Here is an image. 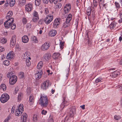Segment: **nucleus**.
<instances>
[{
    "label": "nucleus",
    "mask_w": 122,
    "mask_h": 122,
    "mask_svg": "<svg viewBox=\"0 0 122 122\" xmlns=\"http://www.w3.org/2000/svg\"><path fill=\"white\" fill-rule=\"evenodd\" d=\"M76 110L74 108H72L68 113L65 118V120H62L61 122H71V118L72 119Z\"/></svg>",
    "instance_id": "f257e3e1"
},
{
    "label": "nucleus",
    "mask_w": 122,
    "mask_h": 122,
    "mask_svg": "<svg viewBox=\"0 0 122 122\" xmlns=\"http://www.w3.org/2000/svg\"><path fill=\"white\" fill-rule=\"evenodd\" d=\"M9 95L6 93H4L1 96L0 100L1 102L5 103L9 99Z\"/></svg>",
    "instance_id": "f03ea898"
},
{
    "label": "nucleus",
    "mask_w": 122,
    "mask_h": 122,
    "mask_svg": "<svg viewBox=\"0 0 122 122\" xmlns=\"http://www.w3.org/2000/svg\"><path fill=\"white\" fill-rule=\"evenodd\" d=\"M8 20L5 22L4 24L5 28H9L10 27V25L14 22V19L13 18L7 19Z\"/></svg>",
    "instance_id": "7ed1b4c3"
},
{
    "label": "nucleus",
    "mask_w": 122,
    "mask_h": 122,
    "mask_svg": "<svg viewBox=\"0 0 122 122\" xmlns=\"http://www.w3.org/2000/svg\"><path fill=\"white\" fill-rule=\"evenodd\" d=\"M51 83L48 80H47L41 84V88L43 90H46L49 86H50Z\"/></svg>",
    "instance_id": "20e7f679"
},
{
    "label": "nucleus",
    "mask_w": 122,
    "mask_h": 122,
    "mask_svg": "<svg viewBox=\"0 0 122 122\" xmlns=\"http://www.w3.org/2000/svg\"><path fill=\"white\" fill-rule=\"evenodd\" d=\"M53 19V16L52 15H47L44 19V21L47 24H49Z\"/></svg>",
    "instance_id": "39448f33"
},
{
    "label": "nucleus",
    "mask_w": 122,
    "mask_h": 122,
    "mask_svg": "<svg viewBox=\"0 0 122 122\" xmlns=\"http://www.w3.org/2000/svg\"><path fill=\"white\" fill-rule=\"evenodd\" d=\"M17 80V76L15 75H12L10 78L9 83L11 85H13L16 83Z\"/></svg>",
    "instance_id": "423d86ee"
},
{
    "label": "nucleus",
    "mask_w": 122,
    "mask_h": 122,
    "mask_svg": "<svg viewBox=\"0 0 122 122\" xmlns=\"http://www.w3.org/2000/svg\"><path fill=\"white\" fill-rule=\"evenodd\" d=\"M50 45L49 42H46L43 44L41 47V49L43 51L47 50Z\"/></svg>",
    "instance_id": "0eeeda50"
},
{
    "label": "nucleus",
    "mask_w": 122,
    "mask_h": 122,
    "mask_svg": "<svg viewBox=\"0 0 122 122\" xmlns=\"http://www.w3.org/2000/svg\"><path fill=\"white\" fill-rule=\"evenodd\" d=\"M16 36L15 35H13L11 39L10 42V46L12 47H13L15 45L16 40Z\"/></svg>",
    "instance_id": "6e6552de"
},
{
    "label": "nucleus",
    "mask_w": 122,
    "mask_h": 122,
    "mask_svg": "<svg viewBox=\"0 0 122 122\" xmlns=\"http://www.w3.org/2000/svg\"><path fill=\"white\" fill-rule=\"evenodd\" d=\"M71 8V6L70 4H66L63 9L65 13H66L68 12L70 10Z\"/></svg>",
    "instance_id": "1a4fd4ad"
},
{
    "label": "nucleus",
    "mask_w": 122,
    "mask_h": 122,
    "mask_svg": "<svg viewBox=\"0 0 122 122\" xmlns=\"http://www.w3.org/2000/svg\"><path fill=\"white\" fill-rule=\"evenodd\" d=\"M51 57L50 54L48 53L44 55L43 57V61H48Z\"/></svg>",
    "instance_id": "9d476101"
},
{
    "label": "nucleus",
    "mask_w": 122,
    "mask_h": 122,
    "mask_svg": "<svg viewBox=\"0 0 122 122\" xmlns=\"http://www.w3.org/2000/svg\"><path fill=\"white\" fill-rule=\"evenodd\" d=\"M61 19L58 18L54 20L53 23L54 27L55 28L57 27V26L59 24Z\"/></svg>",
    "instance_id": "9b49d317"
},
{
    "label": "nucleus",
    "mask_w": 122,
    "mask_h": 122,
    "mask_svg": "<svg viewBox=\"0 0 122 122\" xmlns=\"http://www.w3.org/2000/svg\"><path fill=\"white\" fill-rule=\"evenodd\" d=\"M32 8V5L31 3H29L25 5V10L28 12L31 11Z\"/></svg>",
    "instance_id": "f8f14e48"
},
{
    "label": "nucleus",
    "mask_w": 122,
    "mask_h": 122,
    "mask_svg": "<svg viewBox=\"0 0 122 122\" xmlns=\"http://www.w3.org/2000/svg\"><path fill=\"white\" fill-rule=\"evenodd\" d=\"M91 33L90 31H87L86 32V37H87L88 39V45L90 46H92V42L90 40V38L89 36Z\"/></svg>",
    "instance_id": "ddd939ff"
},
{
    "label": "nucleus",
    "mask_w": 122,
    "mask_h": 122,
    "mask_svg": "<svg viewBox=\"0 0 122 122\" xmlns=\"http://www.w3.org/2000/svg\"><path fill=\"white\" fill-rule=\"evenodd\" d=\"M47 101V98L46 96H43L42 95L40 97V99L39 100V103H42L43 102Z\"/></svg>",
    "instance_id": "4468645a"
},
{
    "label": "nucleus",
    "mask_w": 122,
    "mask_h": 122,
    "mask_svg": "<svg viewBox=\"0 0 122 122\" xmlns=\"http://www.w3.org/2000/svg\"><path fill=\"white\" fill-rule=\"evenodd\" d=\"M42 74V71L41 70L38 71L37 73H36L35 75L36 79L37 80H38L41 78Z\"/></svg>",
    "instance_id": "2eb2a0df"
},
{
    "label": "nucleus",
    "mask_w": 122,
    "mask_h": 122,
    "mask_svg": "<svg viewBox=\"0 0 122 122\" xmlns=\"http://www.w3.org/2000/svg\"><path fill=\"white\" fill-rule=\"evenodd\" d=\"M13 52L12 51H11L9 52L7 55L6 58L7 59L9 60H11L13 58L14 56V54H13Z\"/></svg>",
    "instance_id": "dca6fc26"
},
{
    "label": "nucleus",
    "mask_w": 122,
    "mask_h": 122,
    "mask_svg": "<svg viewBox=\"0 0 122 122\" xmlns=\"http://www.w3.org/2000/svg\"><path fill=\"white\" fill-rule=\"evenodd\" d=\"M23 111V110H22L20 111L19 110V109L16 108L15 112V115L17 116H20L21 114Z\"/></svg>",
    "instance_id": "f3484780"
},
{
    "label": "nucleus",
    "mask_w": 122,
    "mask_h": 122,
    "mask_svg": "<svg viewBox=\"0 0 122 122\" xmlns=\"http://www.w3.org/2000/svg\"><path fill=\"white\" fill-rule=\"evenodd\" d=\"M27 116L25 113H23L21 117V120L24 122L26 121L27 119Z\"/></svg>",
    "instance_id": "a211bd4d"
},
{
    "label": "nucleus",
    "mask_w": 122,
    "mask_h": 122,
    "mask_svg": "<svg viewBox=\"0 0 122 122\" xmlns=\"http://www.w3.org/2000/svg\"><path fill=\"white\" fill-rule=\"evenodd\" d=\"M22 39V42L24 43H27L29 40L28 37L26 36H23Z\"/></svg>",
    "instance_id": "6ab92c4d"
},
{
    "label": "nucleus",
    "mask_w": 122,
    "mask_h": 122,
    "mask_svg": "<svg viewBox=\"0 0 122 122\" xmlns=\"http://www.w3.org/2000/svg\"><path fill=\"white\" fill-rule=\"evenodd\" d=\"M119 74L120 73L118 71H116L113 72L111 75L112 77L115 78L117 77Z\"/></svg>",
    "instance_id": "aec40b11"
},
{
    "label": "nucleus",
    "mask_w": 122,
    "mask_h": 122,
    "mask_svg": "<svg viewBox=\"0 0 122 122\" xmlns=\"http://www.w3.org/2000/svg\"><path fill=\"white\" fill-rule=\"evenodd\" d=\"M52 56L53 59H56L60 57V55L59 53H55L53 54Z\"/></svg>",
    "instance_id": "412c9836"
},
{
    "label": "nucleus",
    "mask_w": 122,
    "mask_h": 122,
    "mask_svg": "<svg viewBox=\"0 0 122 122\" xmlns=\"http://www.w3.org/2000/svg\"><path fill=\"white\" fill-rule=\"evenodd\" d=\"M56 33V32L55 30H51L49 33V35L51 36H55Z\"/></svg>",
    "instance_id": "4be33fe9"
},
{
    "label": "nucleus",
    "mask_w": 122,
    "mask_h": 122,
    "mask_svg": "<svg viewBox=\"0 0 122 122\" xmlns=\"http://www.w3.org/2000/svg\"><path fill=\"white\" fill-rule=\"evenodd\" d=\"M99 5L101 8V7L103 8V7L105 6V5L104 4V0H99Z\"/></svg>",
    "instance_id": "5701e85b"
},
{
    "label": "nucleus",
    "mask_w": 122,
    "mask_h": 122,
    "mask_svg": "<svg viewBox=\"0 0 122 122\" xmlns=\"http://www.w3.org/2000/svg\"><path fill=\"white\" fill-rule=\"evenodd\" d=\"M13 13L11 11H10L7 13V16L6 17V19H9L13 15Z\"/></svg>",
    "instance_id": "b1692460"
},
{
    "label": "nucleus",
    "mask_w": 122,
    "mask_h": 122,
    "mask_svg": "<svg viewBox=\"0 0 122 122\" xmlns=\"http://www.w3.org/2000/svg\"><path fill=\"white\" fill-rule=\"evenodd\" d=\"M6 86L4 84H1L0 86V90L1 91L2 90L5 91L6 89Z\"/></svg>",
    "instance_id": "393cba45"
},
{
    "label": "nucleus",
    "mask_w": 122,
    "mask_h": 122,
    "mask_svg": "<svg viewBox=\"0 0 122 122\" xmlns=\"http://www.w3.org/2000/svg\"><path fill=\"white\" fill-rule=\"evenodd\" d=\"M30 54V53L28 52H26L24 54H23L22 55V56L23 57V58L24 59H28V56Z\"/></svg>",
    "instance_id": "a878e982"
},
{
    "label": "nucleus",
    "mask_w": 122,
    "mask_h": 122,
    "mask_svg": "<svg viewBox=\"0 0 122 122\" xmlns=\"http://www.w3.org/2000/svg\"><path fill=\"white\" fill-rule=\"evenodd\" d=\"M39 119L38 116L36 115H34L33 117V120L34 122H37Z\"/></svg>",
    "instance_id": "bb28decb"
},
{
    "label": "nucleus",
    "mask_w": 122,
    "mask_h": 122,
    "mask_svg": "<svg viewBox=\"0 0 122 122\" xmlns=\"http://www.w3.org/2000/svg\"><path fill=\"white\" fill-rule=\"evenodd\" d=\"M70 22L67 21L66 20V21L63 24V27L64 28H66L68 27L70 25Z\"/></svg>",
    "instance_id": "cd10ccee"
},
{
    "label": "nucleus",
    "mask_w": 122,
    "mask_h": 122,
    "mask_svg": "<svg viewBox=\"0 0 122 122\" xmlns=\"http://www.w3.org/2000/svg\"><path fill=\"white\" fill-rule=\"evenodd\" d=\"M43 65V62L42 61H40L38 64L37 68L38 69H40Z\"/></svg>",
    "instance_id": "c85d7f7f"
},
{
    "label": "nucleus",
    "mask_w": 122,
    "mask_h": 122,
    "mask_svg": "<svg viewBox=\"0 0 122 122\" xmlns=\"http://www.w3.org/2000/svg\"><path fill=\"white\" fill-rule=\"evenodd\" d=\"M31 60V58L30 57H28V59H26V64L27 66H30L31 65V62L30 60Z\"/></svg>",
    "instance_id": "c756f323"
},
{
    "label": "nucleus",
    "mask_w": 122,
    "mask_h": 122,
    "mask_svg": "<svg viewBox=\"0 0 122 122\" xmlns=\"http://www.w3.org/2000/svg\"><path fill=\"white\" fill-rule=\"evenodd\" d=\"M23 96V94L22 93L20 92L18 94V99L19 101H20L21 100Z\"/></svg>",
    "instance_id": "7c9ffc66"
},
{
    "label": "nucleus",
    "mask_w": 122,
    "mask_h": 122,
    "mask_svg": "<svg viewBox=\"0 0 122 122\" xmlns=\"http://www.w3.org/2000/svg\"><path fill=\"white\" fill-rule=\"evenodd\" d=\"M31 40L33 42L35 43H37L38 42L36 37L34 36H33L31 37Z\"/></svg>",
    "instance_id": "2f4dec72"
},
{
    "label": "nucleus",
    "mask_w": 122,
    "mask_h": 122,
    "mask_svg": "<svg viewBox=\"0 0 122 122\" xmlns=\"http://www.w3.org/2000/svg\"><path fill=\"white\" fill-rule=\"evenodd\" d=\"M19 76L21 79H24L25 78L24 73L22 72H20L19 73Z\"/></svg>",
    "instance_id": "473e14b6"
},
{
    "label": "nucleus",
    "mask_w": 122,
    "mask_h": 122,
    "mask_svg": "<svg viewBox=\"0 0 122 122\" xmlns=\"http://www.w3.org/2000/svg\"><path fill=\"white\" fill-rule=\"evenodd\" d=\"M69 104V103L68 102L64 100L62 103L61 104V106L62 107H63V108H64L65 106L68 105Z\"/></svg>",
    "instance_id": "72a5a7b5"
},
{
    "label": "nucleus",
    "mask_w": 122,
    "mask_h": 122,
    "mask_svg": "<svg viewBox=\"0 0 122 122\" xmlns=\"http://www.w3.org/2000/svg\"><path fill=\"white\" fill-rule=\"evenodd\" d=\"M72 15L71 14H70L68 16V17L66 18V20L67 21L70 22V21L72 19Z\"/></svg>",
    "instance_id": "f704fd0d"
},
{
    "label": "nucleus",
    "mask_w": 122,
    "mask_h": 122,
    "mask_svg": "<svg viewBox=\"0 0 122 122\" xmlns=\"http://www.w3.org/2000/svg\"><path fill=\"white\" fill-rule=\"evenodd\" d=\"M19 4L20 5H23L25 4V0H19Z\"/></svg>",
    "instance_id": "c9c22d12"
},
{
    "label": "nucleus",
    "mask_w": 122,
    "mask_h": 122,
    "mask_svg": "<svg viewBox=\"0 0 122 122\" xmlns=\"http://www.w3.org/2000/svg\"><path fill=\"white\" fill-rule=\"evenodd\" d=\"M7 41V40L6 38H0V42L2 44L5 43Z\"/></svg>",
    "instance_id": "e433bc0d"
},
{
    "label": "nucleus",
    "mask_w": 122,
    "mask_h": 122,
    "mask_svg": "<svg viewBox=\"0 0 122 122\" xmlns=\"http://www.w3.org/2000/svg\"><path fill=\"white\" fill-rule=\"evenodd\" d=\"M15 0H11L10 3V7H12L15 4Z\"/></svg>",
    "instance_id": "4c0bfd02"
},
{
    "label": "nucleus",
    "mask_w": 122,
    "mask_h": 122,
    "mask_svg": "<svg viewBox=\"0 0 122 122\" xmlns=\"http://www.w3.org/2000/svg\"><path fill=\"white\" fill-rule=\"evenodd\" d=\"M47 101H44L42 103H39L42 107H46L47 105Z\"/></svg>",
    "instance_id": "58836bf2"
},
{
    "label": "nucleus",
    "mask_w": 122,
    "mask_h": 122,
    "mask_svg": "<svg viewBox=\"0 0 122 122\" xmlns=\"http://www.w3.org/2000/svg\"><path fill=\"white\" fill-rule=\"evenodd\" d=\"M41 2V0H35V5L37 6H38L40 5Z\"/></svg>",
    "instance_id": "ea45409f"
},
{
    "label": "nucleus",
    "mask_w": 122,
    "mask_h": 122,
    "mask_svg": "<svg viewBox=\"0 0 122 122\" xmlns=\"http://www.w3.org/2000/svg\"><path fill=\"white\" fill-rule=\"evenodd\" d=\"M10 62L8 60H5L3 62V64L6 66L10 64Z\"/></svg>",
    "instance_id": "a19ab883"
},
{
    "label": "nucleus",
    "mask_w": 122,
    "mask_h": 122,
    "mask_svg": "<svg viewBox=\"0 0 122 122\" xmlns=\"http://www.w3.org/2000/svg\"><path fill=\"white\" fill-rule=\"evenodd\" d=\"M16 109H19V110H24V109L23 108V104H20L17 107Z\"/></svg>",
    "instance_id": "79ce46f5"
},
{
    "label": "nucleus",
    "mask_w": 122,
    "mask_h": 122,
    "mask_svg": "<svg viewBox=\"0 0 122 122\" xmlns=\"http://www.w3.org/2000/svg\"><path fill=\"white\" fill-rule=\"evenodd\" d=\"M33 15L34 17L39 18V15L37 12L36 11H34L33 13Z\"/></svg>",
    "instance_id": "37998d69"
},
{
    "label": "nucleus",
    "mask_w": 122,
    "mask_h": 122,
    "mask_svg": "<svg viewBox=\"0 0 122 122\" xmlns=\"http://www.w3.org/2000/svg\"><path fill=\"white\" fill-rule=\"evenodd\" d=\"M11 25V28L12 30H14L15 29L16 27V26L15 24L14 23L13 24H11V25Z\"/></svg>",
    "instance_id": "c03bdc74"
},
{
    "label": "nucleus",
    "mask_w": 122,
    "mask_h": 122,
    "mask_svg": "<svg viewBox=\"0 0 122 122\" xmlns=\"http://www.w3.org/2000/svg\"><path fill=\"white\" fill-rule=\"evenodd\" d=\"M30 102H31V103L33 102V97L32 96H30L29 98Z\"/></svg>",
    "instance_id": "a18cd8bd"
},
{
    "label": "nucleus",
    "mask_w": 122,
    "mask_h": 122,
    "mask_svg": "<svg viewBox=\"0 0 122 122\" xmlns=\"http://www.w3.org/2000/svg\"><path fill=\"white\" fill-rule=\"evenodd\" d=\"M114 118L116 120H118L121 119V117L119 116L115 115L114 116Z\"/></svg>",
    "instance_id": "49530a36"
},
{
    "label": "nucleus",
    "mask_w": 122,
    "mask_h": 122,
    "mask_svg": "<svg viewBox=\"0 0 122 122\" xmlns=\"http://www.w3.org/2000/svg\"><path fill=\"white\" fill-rule=\"evenodd\" d=\"M11 118V117L10 115H8L6 119H5L4 122H8V121H9Z\"/></svg>",
    "instance_id": "de8ad7c7"
},
{
    "label": "nucleus",
    "mask_w": 122,
    "mask_h": 122,
    "mask_svg": "<svg viewBox=\"0 0 122 122\" xmlns=\"http://www.w3.org/2000/svg\"><path fill=\"white\" fill-rule=\"evenodd\" d=\"M64 46V43L63 42H60V46L61 49H62L63 48V46Z\"/></svg>",
    "instance_id": "09e8293b"
},
{
    "label": "nucleus",
    "mask_w": 122,
    "mask_h": 122,
    "mask_svg": "<svg viewBox=\"0 0 122 122\" xmlns=\"http://www.w3.org/2000/svg\"><path fill=\"white\" fill-rule=\"evenodd\" d=\"M31 90L30 88L29 87L28 88L27 90V94L28 95H29L31 93Z\"/></svg>",
    "instance_id": "8fccbe9b"
},
{
    "label": "nucleus",
    "mask_w": 122,
    "mask_h": 122,
    "mask_svg": "<svg viewBox=\"0 0 122 122\" xmlns=\"http://www.w3.org/2000/svg\"><path fill=\"white\" fill-rule=\"evenodd\" d=\"M61 6V3H59L56 5V8L57 9L60 8Z\"/></svg>",
    "instance_id": "3c124183"
},
{
    "label": "nucleus",
    "mask_w": 122,
    "mask_h": 122,
    "mask_svg": "<svg viewBox=\"0 0 122 122\" xmlns=\"http://www.w3.org/2000/svg\"><path fill=\"white\" fill-rule=\"evenodd\" d=\"M39 19V18L34 17V18L32 19V20L34 22H36Z\"/></svg>",
    "instance_id": "603ef678"
},
{
    "label": "nucleus",
    "mask_w": 122,
    "mask_h": 122,
    "mask_svg": "<svg viewBox=\"0 0 122 122\" xmlns=\"http://www.w3.org/2000/svg\"><path fill=\"white\" fill-rule=\"evenodd\" d=\"M101 78H97L95 80V82L96 83H97L100 81H101L102 80Z\"/></svg>",
    "instance_id": "864d4df0"
},
{
    "label": "nucleus",
    "mask_w": 122,
    "mask_h": 122,
    "mask_svg": "<svg viewBox=\"0 0 122 122\" xmlns=\"http://www.w3.org/2000/svg\"><path fill=\"white\" fill-rule=\"evenodd\" d=\"M120 16L121 19L118 20V22L120 23H121L122 22V14L121 13L120 14Z\"/></svg>",
    "instance_id": "5fc2aeb1"
},
{
    "label": "nucleus",
    "mask_w": 122,
    "mask_h": 122,
    "mask_svg": "<svg viewBox=\"0 0 122 122\" xmlns=\"http://www.w3.org/2000/svg\"><path fill=\"white\" fill-rule=\"evenodd\" d=\"M118 88L120 90H121L120 91V93L121 95H122V84L120 86H118Z\"/></svg>",
    "instance_id": "6e6d98bb"
},
{
    "label": "nucleus",
    "mask_w": 122,
    "mask_h": 122,
    "mask_svg": "<svg viewBox=\"0 0 122 122\" xmlns=\"http://www.w3.org/2000/svg\"><path fill=\"white\" fill-rule=\"evenodd\" d=\"M31 24H28L26 25V27L27 29H29L31 27Z\"/></svg>",
    "instance_id": "4d7b16f0"
},
{
    "label": "nucleus",
    "mask_w": 122,
    "mask_h": 122,
    "mask_svg": "<svg viewBox=\"0 0 122 122\" xmlns=\"http://www.w3.org/2000/svg\"><path fill=\"white\" fill-rule=\"evenodd\" d=\"M87 15H89L91 13V10L90 9H88L87 10Z\"/></svg>",
    "instance_id": "13d9d810"
},
{
    "label": "nucleus",
    "mask_w": 122,
    "mask_h": 122,
    "mask_svg": "<svg viewBox=\"0 0 122 122\" xmlns=\"http://www.w3.org/2000/svg\"><path fill=\"white\" fill-rule=\"evenodd\" d=\"M27 21L26 18L25 17H23L22 19V21L24 24H25Z\"/></svg>",
    "instance_id": "bf43d9fd"
},
{
    "label": "nucleus",
    "mask_w": 122,
    "mask_h": 122,
    "mask_svg": "<svg viewBox=\"0 0 122 122\" xmlns=\"http://www.w3.org/2000/svg\"><path fill=\"white\" fill-rule=\"evenodd\" d=\"M15 48L18 51H19L20 50V47L18 45H16L15 46Z\"/></svg>",
    "instance_id": "052dcab7"
},
{
    "label": "nucleus",
    "mask_w": 122,
    "mask_h": 122,
    "mask_svg": "<svg viewBox=\"0 0 122 122\" xmlns=\"http://www.w3.org/2000/svg\"><path fill=\"white\" fill-rule=\"evenodd\" d=\"M41 113L42 114L45 115L47 113V112L45 110H42Z\"/></svg>",
    "instance_id": "680f3d73"
},
{
    "label": "nucleus",
    "mask_w": 122,
    "mask_h": 122,
    "mask_svg": "<svg viewBox=\"0 0 122 122\" xmlns=\"http://www.w3.org/2000/svg\"><path fill=\"white\" fill-rule=\"evenodd\" d=\"M12 75L11 73V72H8L7 75V76L8 78H10V77L12 76Z\"/></svg>",
    "instance_id": "e2e57ef3"
},
{
    "label": "nucleus",
    "mask_w": 122,
    "mask_h": 122,
    "mask_svg": "<svg viewBox=\"0 0 122 122\" xmlns=\"http://www.w3.org/2000/svg\"><path fill=\"white\" fill-rule=\"evenodd\" d=\"M48 122H54V120L52 117H50L48 119Z\"/></svg>",
    "instance_id": "0e129e2a"
},
{
    "label": "nucleus",
    "mask_w": 122,
    "mask_h": 122,
    "mask_svg": "<svg viewBox=\"0 0 122 122\" xmlns=\"http://www.w3.org/2000/svg\"><path fill=\"white\" fill-rule=\"evenodd\" d=\"M45 13L46 14H48L49 11L48 9L47 8H45Z\"/></svg>",
    "instance_id": "69168bd1"
},
{
    "label": "nucleus",
    "mask_w": 122,
    "mask_h": 122,
    "mask_svg": "<svg viewBox=\"0 0 122 122\" xmlns=\"http://www.w3.org/2000/svg\"><path fill=\"white\" fill-rule=\"evenodd\" d=\"M19 90L18 88V87H16L15 89V92H14L15 94H16L17 92L19 91Z\"/></svg>",
    "instance_id": "338daca9"
},
{
    "label": "nucleus",
    "mask_w": 122,
    "mask_h": 122,
    "mask_svg": "<svg viewBox=\"0 0 122 122\" xmlns=\"http://www.w3.org/2000/svg\"><path fill=\"white\" fill-rule=\"evenodd\" d=\"M115 5L117 7L119 8V7L120 5L118 3L115 2Z\"/></svg>",
    "instance_id": "774afa93"
}]
</instances>
